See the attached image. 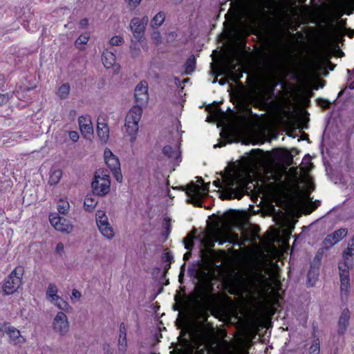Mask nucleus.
I'll return each mask as SVG.
<instances>
[{
  "label": "nucleus",
  "instance_id": "obj_4",
  "mask_svg": "<svg viewBox=\"0 0 354 354\" xmlns=\"http://www.w3.org/2000/svg\"><path fill=\"white\" fill-rule=\"evenodd\" d=\"M209 183L200 186L194 183L189 184L186 188V194L188 196L187 202L194 206L201 207V199L207 195L209 192Z\"/></svg>",
  "mask_w": 354,
  "mask_h": 354
},
{
  "label": "nucleus",
  "instance_id": "obj_50",
  "mask_svg": "<svg viewBox=\"0 0 354 354\" xmlns=\"http://www.w3.org/2000/svg\"><path fill=\"white\" fill-rule=\"evenodd\" d=\"M104 160H108L109 158H110L111 156H114V155L113 154V153L111 151V150L109 149H106L104 152Z\"/></svg>",
  "mask_w": 354,
  "mask_h": 354
},
{
  "label": "nucleus",
  "instance_id": "obj_5",
  "mask_svg": "<svg viewBox=\"0 0 354 354\" xmlns=\"http://www.w3.org/2000/svg\"><path fill=\"white\" fill-rule=\"evenodd\" d=\"M236 178L233 176H225L223 178V183L225 188L223 189V199H233L237 198L240 200L243 196V187L239 186L234 187L237 184Z\"/></svg>",
  "mask_w": 354,
  "mask_h": 354
},
{
  "label": "nucleus",
  "instance_id": "obj_24",
  "mask_svg": "<svg viewBox=\"0 0 354 354\" xmlns=\"http://www.w3.org/2000/svg\"><path fill=\"white\" fill-rule=\"evenodd\" d=\"M62 176V171L59 168H52L50 171L48 183L50 185H57Z\"/></svg>",
  "mask_w": 354,
  "mask_h": 354
},
{
  "label": "nucleus",
  "instance_id": "obj_59",
  "mask_svg": "<svg viewBox=\"0 0 354 354\" xmlns=\"http://www.w3.org/2000/svg\"><path fill=\"white\" fill-rule=\"evenodd\" d=\"M227 82V79L226 78H221L218 80V83L221 84V85H224L226 84V82Z\"/></svg>",
  "mask_w": 354,
  "mask_h": 354
},
{
  "label": "nucleus",
  "instance_id": "obj_26",
  "mask_svg": "<svg viewBox=\"0 0 354 354\" xmlns=\"http://www.w3.org/2000/svg\"><path fill=\"white\" fill-rule=\"evenodd\" d=\"M319 276V268L310 266L307 274L308 286H313Z\"/></svg>",
  "mask_w": 354,
  "mask_h": 354
},
{
  "label": "nucleus",
  "instance_id": "obj_33",
  "mask_svg": "<svg viewBox=\"0 0 354 354\" xmlns=\"http://www.w3.org/2000/svg\"><path fill=\"white\" fill-rule=\"evenodd\" d=\"M196 62L194 55H191L185 63V73L186 74H191L195 68Z\"/></svg>",
  "mask_w": 354,
  "mask_h": 354
},
{
  "label": "nucleus",
  "instance_id": "obj_20",
  "mask_svg": "<svg viewBox=\"0 0 354 354\" xmlns=\"http://www.w3.org/2000/svg\"><path fill=\"white\" fill-rule=\"evenodd\" d=\"M236 66L237 64L234 62V59L230 58L227 59L224 65L221 67L218 75H225L230 76L231 79L235 81L236 77H235L234 71L236 70Z\"/></svg>",
  "mask_w": 354,
  "mask_h": 354
},
{
  "label": "nucleus",
  "instance_id": "obj_14",
  "mask_svg": "<svg viewBox=\"0 0 354 354\" xmlns=\"http://www.w3.org/2000/svg\"><path fill=\"white\" fill-rule=\"evenodd\" d=\"M348 230L346 228H340L335 230L334 232L327 235L323 241L322 245L326 247L328 250L337 243L342 240L347 234Z\"/></svg>",
  "mask_w": 354,
  "mask_h": 354
},
{
  "label": "nucleus",
  "instance_id": "obj_39",
  "mask_svg": "<svg viewBox=\"0 0 354 354\" xmlns=\"http://www.w3.org/2000/svg\"><path fill=\"white\" fill-rule=\"evenodd\" d=\"M124 42V38L120 35L114 36L109 40V44L113 46H120L123 44Z\"/></svg>",
  "mask_w": 354,
  "mask_h": 354
},
{
  "label": "nucleus",
  "instance_id": "obj_2",
  "mask_svg": "<svg viewBox=\"0 0 354 354\" xmlns=\"http://www.w3.org/2000/svg\"><path fill=\"white\" fill-rule=\"evenodd\" d=\"M142 114V108L139 106H133L129 111L126 118L124 127L126 131L131 137V142L136 140V134L138 131V123Z\"/></svg>",
  "mask_w": 354,
  "mask_h": 354
},
{
  "label": "nucleus",
  "instance_id": "obj_58",
  "mask_svg": "<svg viewBox=\"0 0 354 354\" xmlns=\"http://www.w3.org/2000/svg\"><path fill=\"white\" fill-rule=\"evenodd\" d=\"M88 24V19L86 18L83 19L80 21V24L82 26H86Z\"/></svg>",
  "mask_w": 354,
  "mask_h": 354
},
{
  "label": "nucleus",
  "instance_id": "obj_61",
  "mask_svg": "<svg viewBox=\"0 0 354 354\" xmlns=\"http://www.w3.org/2000/svg\"><path fill=\"white\" fill-rule=\"evenodd\" d=\"M224 145H225V143H222V142L221 143H218L216 145H214V148L221 147L223 146Z\"/></svg>",
  "mask_w": 354,
  "mask_h": 354
},
{
  "label": "nucleus",
  "instance_id": "obj_31",
  "mask_svg": "<svg viewBox=\"0 0 354 354\" xmlns=\"http://www.w3.org/2000/svg\"><path fill=\"white\" fill-rule=\"evenodd\" d=\"M196 273L198 279L204 285H207L209 281V274L202 269L196 270Z\"/></svg>",
  "mask_w": 354,
  "mask_h": 354
},
{
  "label": "nucleus",
  "instance_id": "obj_60",
  "mask_svg": "<svg viewBox=\"0 0 354 354\" xmlns=\"http://www.w3.org/2000/svg\"><path fill=\"white\" fill-rule=\"evenodd\" d=\"M259 278L263 282L266 281V277L261 273L259 274Z\"/></svg>",
  "mask_w": 354,
  "mask_h": 354
},
{
  "label": "nucleus",
  "instance_id": "obj_12",
  "mask_svg": "<svg viewBox=\"0 0 354 354\" xmlns=\"http://www.w3.org/2000/svg\"><path fill=\"white\" fill-rule=\"evenodd\" d=\"M69 322L66 315L63 312H59L53 322L54 330L60 335H65L69 330Z\"/></svg>",
  "mask_w": 354,
  "mask_h": 354
},
{
  "label": "nucleus",
  "instance_id": "obj_64",
  "mask_svg": "<svg viewBox=\"0 0 354 354\" xmlns=\"http://www.w3.org/2000/svg\"><path fill=\"white\" fill-rule=\"evenodd\" d=\"M198 183H203V178L201 177H198V180H197Z\"/></svg>",
  "mask_w": 354,
  "mask_h": 354
},
{
  "label": "nucleus",
  "instance_id": "obj_28",
  "mask_svg": "<svg viewBox=\"0 0 354 354\" xmlns=\"http://www.w3.org/2000/svg\"><path fill=\"white\" fill-rule=\"evenodd\" d=\"M57 286L53 283H50L46 291V295L51 299L52 301H58L59 297L57 295Z\"/></svg>",
  "mask_w": 354,
  "mask_h": 354
},
{
  "label": "nucleus",
  "instance_id": "obj_54",
  "mask_svg": "<svg viewBox=\"0 0 354 354\" xmlns=\"http://www.w3.org/2000/svg\"><path fill=\"white\" fill-rule=\"evenodd\" d=\"M127 344V337H119L118 344Z\"/></svg>",
  "mask_w": 354,
  "mask_h": 354
},
{
  "label": "nucleus",
  "instance_id": "obj_63",
  "mask_svg": "<svg viewBox=\"0 0 354 354\" xmlns=\"http://www.w3.org/2000/svg\"><path fill=\"white\" fill-rule=\"evenodd\" d=\"M174 81L176 84H180V80L178 77H174Z\"/></svg>",
  "mask_w": 354,
  "mask_h": 354
},
{
  "label": "nucleus",
  "instance_id": "obj_13",
  "mask_svg": "<svg viewBox=\"0 0 354 354\" xmlns=\"http://www.w3.org/2000/svg\"><path fill=\"white\" fill-rule=\"evenodd\" d=\"M49 220L52 226L57 231L69 234L73 230V225L71 223L63 217L50 215Z\"/></svg>",
  "mask_w": 354,
  "mask_h": 354
},
{
  "label": "nucleus",
  "instance_id": "obj_45",
  "mask_svg": "<svg viewBox=\"0 0 354 354\" xmlns=\"http://www.w3.org/2000/svg\"><path fill=\"white\" fill-rule=\"evenodd\" d=\"M69 137L74 142H77L79 139V134L77 131H71L69 132Z\"/></svg>",
  "mask_w": 354,
  "mask_h": 354
},
{
  "label": "nucleus",
  "instance_id": "obj_40",
  "mask_svg": "<svg viewBox=\"0 0 354 354\" xmlns=\"http://www.w3.org/2000/svg\"><path fill=\"white\" fill-rule=\"evenodd\" d=\"M56 301V306L62 310H66L68 307V304L64 301L61 297H59L58 301Z\"/></svg>",
  "mask_w": 354,
  "mask_h": 354
},
{
  "label": "nucleus",
  "instance_id": "obj_3",
  "mask_svg": "<svg viewBox=\"0 0 354 354\" xmlns=\"http://www.w3.org/2000/svg\"><path fill=\"white\" fill-rule=\"evenodd\" d=\"M111 181L107 170L98 169L95 171L91 187L94 194L104 196L110 192Z\"/></svg>",
  "mask_w": 354,
  "mask_h": 354
},
{
  "label": "nucleus",
  "instance_id": "obj_44",
  "mask_svg": "<svg viewBox=\"0 0 354 354\" xmlns=\"http://www.w3.org/2000/svg\"><path fill=\"white\" fill-rule=\"evenodd\" d=\"M119 337H127V329L124 325V323H121L120 324V335Z\"/></svg>",
  "mask_w": 354,
  "mask_h": 354
},
{
  "label": "nucleus",
  "instance_id": "obj_36",
  "mask_svg": "<svg viewBox=\"0 0 354 354\" xmlns=\"http://www.w3.org/2000/svg\"><path fill=\"white\" fill-rule=\"evenodd\" d=\"M309 354H319L320 353V343L318 338L313 339L309 349Z\"/></svg>",
  "mask_w": 354,
  "mask_h": 354
},
{
  "label": "nucleus",
  "instance_id": "obj_56",
  "mask_svg": "<svg viewBox=\"0 0 354 354\" xmlns=\"http://www.w3.org/2000/svg\"><path fill=\"white\" fill-rule=\"evenodd\" d=\"M170 221L171 219L169 218H165L164 219V225L167 226L168 228L170 226Z\"/></svg>",
  "mask_w": 354,
  "mask_h": 354
},
{
  "label": "nucleus",
  "instance_id": "obj_27",
  "mask_svg": "<svg viewBox=\"0 0 354 354\" xmlns=\"http://www.w3.org/2000/svg\"><path fill=\"white\" fill-rule=\"evenodd\" d=\"M327 250H328L327 248L324 247V245H322V247L317 250V252L313 260L311 266L319 268V266H320L323 255Z\"/></svg>",
  "mask_w": 354,
  "mask_h": 354
},
{
  "label": "nucleus",
  "instance_id": "obj_17",
  "mask_svg": "<svg viewBox=\"0 0 354 354\" xmlns=\"http://www.w3.org/2000/svg\"><path fill=\"white\" fill-rule=\"evenodd\" d=\"M106 164L112 171L116 180L119 183L122 181V175L120 171V163L118 158L114 156L105 160Z\"/></svg>",
  "mask_w": 354,
  "mask_h": 354
},
{
  "label": "nucleus",
  "instance_id": "obj_62",
  "mask_svg": "<svg viewBox=\"0 0 354 354\" xmlns=\"http://www.w3.org/2000/svg\"><path fill=\"white\" fill-rule=\"evenodd\" d=\"M292 162H293V157L290 156L288 165H290L292 163Z\"/></svg>",
  "mask_w": 354,
  "mask_h": 354
},
{
  "label": "nucleus",
  "instance_id": "obj_52",
  "mask_svg": "<svg viewBox=\"0 0 354 354\" xmlns=\"http://www.w3.org/2000/svg\"><path fill=\"white\" fill-rule=\"evenodd\" d=\"M165 255V261L171 263L173 260V256L171 254L170 252H166Z\"/></svg>",
  "mask_w": 354,
  "mask_h": 354
},
{
  "label": "nucleus",
  "instance_id": "obj_11",
  "mask_svg": "<svg viewBox=\"0 0 354 354\" xmlns=\"http://www.w3.org/2000/svg\"><path fill=\"white\" fill-rule=\"evenodd\" d=\"M134 97L136 102V106L142 108V106L147 104L149 100L148 84L146 81H141L136 86L134 91Z\"/></svg>",
  "mask_w": 354,
  "mask_h": 354
},
{
  "label": "nucleus",
  "instance_id": "obj_16",
  "mask_svg": "<svg viewBox=\"0 0 354 354\" xmlns=\"http://www.w3.org/2000/svg\"><path fill=\"white\" fill-rule=\"evenodd\" d=\"M351 313L348 308L342 310L337 324V333L339 335H344L350 324Z\"/></svg>",
  "mask_w": 354,
  "mask_h": 354
},
{
  "label": "nucleus",
  "instance_id": "obj_18",
  "mask_svg": "<svg viewBox=\"0 0 354 354\" xmlns=\"http://www.w3.org/2000/svg\"><path fill=\"white\" fill-rule=\"evenodd\" d=\"M348 268V266L345 265V269L342 270V266L340 264L339 265L341 292L346 296L348 295L350 288V278Z\"/></svg>",
  "mask_w": 354,
  "mask_h": 354
},
{
  "label": "nucleus",
  "instance_id": "obj_35",
  "mask_svg": "<svg viewBox=\"0 0 354 354\" xmlns=\"http://www.w3.org/2000/svg\"><path fill=\"white\" fill-rule=\"evenodd\" d=\"M354 254V238H352L348 243V248L343 252V258L348 259L349 257Z\"/></svg>",
  "mask_w": 354,
  "mask_h": 354
},
{
  "label": "nucleus",
  "instance_id": "obj_57",
  "mask_svg": "<svg viewBox=\"0 0 354 354\" xmlns=\"http://www.w3.org/2000/svg\"><path fill=\"white\" fill-rule=\"evenodd\" d=\"M191 252H186L185 254H184V257H183V259L185 261H187L189 259L190 257H191Z\"/></svg>",
  "mask_w": 354,
  "mask_h": 354
},
{
  "label": "nucleus",
  "instance_id": "obj_42",
  "mask_svg": "<svg viewBox=\"0 0 354 354\" xmlns=\"http://www.w3.org/2000/svg\"><path fill=\"white\" fill-rule=\"evenodd\" d=\"M10 97L9 94H2L0 93V106L6 104L10 100Z\"/></svg>",
  "mask_w": 354,
  "mask_h": 354
},
{
  "label": "nucleus",
  "instance_id": "obj_43",
  "mask_svg": "<svg viewBox=\"0 0 354 354\" xmlns=\"http://www.w3.org/2000/svg\"><path fill=\"white\" fill-rule=\"evenodd\" d=\"M183 242L185 248L187 250L190 249L194 245L192 238H189L188 236L183 239Z\"/></svg>",
  "mask_w": 354,
  "mask_h": 354
},
{
  "label": "nucleus",
  "instance_id": "obj_1",
  "mask_svg": "<svg viewBox=\"0 0 354 354\" xmlns=\"http://www.w3.org/2000/svg\"><path fill=\"white\" fill-rule=\"evenodd\" d=\"M24 268L21 266H17L6 278L2 286L5 295H9L16 292L22 284Z\"/></svg>",
  "mask_w": 354,
  "mask_h": 354
},
{
  "label": "nucleus",
  "instance_id": "obj_38",
  "mask_svg": "<svg viewBox=\"0 0 354 354\" xmlns=\"http://www.w3.org/2000/svg\"><path fill=\"white\" fill-rule=\"evenodd\" d=\"M130 53L133 58H136L139 56L140 53V47L133 41H131V45L130 46Z\"/></svg>",
  "mask_w": 354,
  "mask_h": 354
},
{
  "label": "nucleus",
  "instance_id": "obj_47",
  "mask_svg": "<svg viewBox=\"0 0 354 354\" xmlns=\"http://www.w3.org/2000/svg\"><path fill=\"white\" fill-rule=\"evenodd\" d=\"M64 243L62 242L58 243L56 246V252L61 254L64 252Z\"/></svg>",
  "mask_w": 354,
  "mask_h": 354
},
{
  "label": "nucleus",
  "instance_id": "obj_48",
  "mask_svg": "<svg viewBox=\"0 0 354 354\" xmlns=\"http://www.w3.org/2000/svg\"><path fill=\"white\" fill-rule=\"evenodd\" d=\"M152 37L156 41V44H160L161 42V36L158 31H154L153 32Z\"/></svg>",
  "mask_w": 354,
  "mask_h": 354
},
{
  "label": "nucleus",
  "instance_id": "obj_8",
  "mask_svg": "<svg viewBox=\"0 0 354 354\" xmlns=\"http://www.w3.org/2000/svg\"><path fill=\"white\" fill-rule=\"evenodd\" d=\"M231 8L236 17H246L252 15L253 7L250 0H234L230 3Z\"/></svg>",
  "mask_w": 354,
  "mask_h": 354
},
{
  "label": "nucleus",
  "instance_id": "obj_10",
  "mask_svg": "<svg viewBox=\"0 0 354 354\" xmlns=\"http://www.w3.org/2000/svg\"><path fill=\"white\" fill-rule=\"evenodd\" d=\"M196 288L197 289L198 292L194 295L195 305L192 309V317L196 322L203 319V322H205L207 320L209 315L198 300V298L202 294V290H200L198 286H196Z\"/></svg>",
  "mask_w": 354,
  "mask_h": 354
},
{
  "label": "nucleus",
  "instance_id": "obj_46",
  "mask_svg": "<svg viewBox=\"0 0 354 354\" xmlns=\"http://www.w3.org/2000/svg\"><path fill=\"white\" fill-rule=\"evenodd\" d=\"M119 354H125L127 349V344H118Z\"/></svg>",
  "mask_w": 354,
  "mask_h": 354
},
{
  "label": "nucleus",
  "instance_id": "obj_37",
  "mask_svg": "<svg viewBox=\"0 0 354 354\" xmlns=\"http://www.w3.org/2000/svg\"><path fill=\"white\" fill-rule=\"evenodd\" d=\"M69 209V203L68 202L64 201L62 199H60L58 201L57 204V210L59 213L62 214H66Z\"/></svg>",
  "mask_w": 354,
  "mask_h": 354
},
{
  "label": "nucleus",
  "instance_id": "obj_7",
  "mask_svg": "<svg viewBox=\"0 0 354 354\" xmlns=\"http://www.w3.org/2000/svg\"><path fill=\"white\" fill-rule=\"evenodd\" d=\"M0 332L8 335L11 344L21 346L26 342V338L21 335L20 330L8 323L0 324Z\"/></svg>",
  "mask_w": 354,
  "mask_h": 354
},
{
  "label": "nucleus",
  "instance_id": "obj_22",
  "mask_svg": "<svg viewBox=\"0 0 354 354\" xmlns=\"http://www.w3.org/2000/svg\"><path fill=\"white\" fill-rule=\"evenodd\" d=\"M102 61L105 68H111L115 64L116 57L113 52L106 50L102 53Z\"/></svg>",
  "mask_w": 354,
  "mask_h": 354
},
{
  "label": "nucleus",
  "instance_id": "obj_15",
  "mask_svg": "<svg viewBox=\"0 0 354 354\" xmlns=\"http://www.w3.org/2000/svg\"><path fill=\"white\" fill-rule=\"evenodd\" d=\"M78 123L82 136L87 139H91L93 135V128L91 118L88 115L80 116Z\"/></svg>",
  "mask_w": 354,
  "mask_h": 354
},
{
  "label": "nucleus",
  "instance_id": "obj_32",
  "mask_svg": "<svg viewBox=\"0 0 354 354\" xmlns=\"http://www.w3.org/2000/svg\"><path fill=\"white\" fill-rule=\"evenodd\" d=\"M70 93V85L63 84L58 89L57 95L61 99H66Z\"/></svg>",
  "mask_w": 354,
  "mask_h": 354
},
{
  "label": "nucleus",
  "instance_id": "obj_55",
  "mask_svg": "<svg viewBox=\"0 0 354 354\" xmlns=\"http://www.w3.org/2000/svg\"><path fill=\"white\" fill-rule=\"evenodd\" d=\"M214 185L217 188H222L221 183L219 179H217L213 182Z\"/></svg>",
  "mask_w": 354,
  "mask_h": 354
},
{
  "label": "nucleus",
  "instance_id": "obj_19",
  "mask_svg": "<svg viewBox=\"0 0 354 354\" xmlns=\"http://www.w3.org/2000/svg\"><path fill=\"white\" fill-rule=\"evenodd\" d=\"M205 328L203 322L198 323L197 326L192 328V337L194 343L202 345L203 342L205 339Z\"/></svg>",
  "mask_w": 354,
  "mask_h": 354
},
{
  "label": "nucleus",
  "instance_id": "obj_51",
  "mask_svg": "<svg viewBox=\"0 0 354 354\" xmlns=\"http://www.w3.org/2000/svg\"><path fill=\"white\" fill-rule=\"evenodd\" d=\"M128 1L129 5H133L134 7H136L140 3L141 0H126Z\"/></svg>",
  "mask_w": 354,
  "mask_h": 354
},
{
  "label": "nucleus",
  "instance_id": "obj_9",
  "mask_svg": "<svg viewBox=\"0 0 354 354\" xmlns=\"http://www.w3.org/2000/svg\"><path fill=\"white\" fill-rule=\"evenodd\" d=\"M149 21L147 16H144L142 19L133 17L130 22V29L134 38L139 42H142L145 35L146 26Z\"/></svg>",
  "mask_w": 354,
  "mask_h": 354
},
{
  "label": "nucleus",
  "instance_id": "obj_21",
  "mask_svg": "<svg viewBox=\"0 0 354 354\" xmlns=\"http://www.w3.org/2000/svg\"><path fill=\"white\" fill-rule=\"evenodd\" d=\"M162 153L176 164H178L181 161L180 151L179 147H174L170 145H166L162 149Z\"/></svg>",
  "mask_w": 354,
  "mask_h": 354
},
{
  "label": "nucleus",
  "instance_id": "obj_49",
  "mask_svg": "<svg viewBox=\"0 0 354 354\" xmlns=\"http://www.w3.org/2000/svg\"><path fill=\"white\" fill-rule=\"evenodd\" d=\"M185 263L183 264V266L180 268V272L179 274V282L180 283H183V277H184V272H185Z\"/></svg>",
  "mask_w": 354,
  "mask_h": 354
},
{
  "label": "nucleus",
  "instance_id": "obj_23",
  "mask_svg": "<svg viewBox=\"0 0 354 354\" xmlns=\"http://www.w3.org/2000/svg\"><path fill=\"white\" fill-rule=\"evenodd\" d=\"M97 133L100 139L106 142L109 137V129L106 124L98 122L97 125Z\"/></svg>",
  "mask_w": 354,
  "mask_h": 354
},
{
  "label": "nucleus",
  "instance_id": "obj_53",
  "mask_svg": "<svg viewBox=\"0 0 354 354\" xmlns=\"http://www.w3.org/2000/svg\"><path fill=\"white\" fill-rule=\"evenodd\" d=\"M72 295L75 298L79 299L81 297V293L79 290L74 289V290H73Z\"/></svg>",
  "mask_w": 354,
  "mask_h": 354
},
{
  "label": "nucleus",
  "instance_id": "obj_34",
  "mask_svg": "<svg viewBox=\"0 0 354 354\" xmlns=\"http://www.w3.org/2000/svg\"><path fill=\"white\" fill-rule=\"evenodd\" d=\"M89 37V34L87 32L81 35L75 41L76 47L82 50L83 48L82 47V45L86 44L88 42Z\"/></svg>",
  "mask_w": 354,
  "mask_h": 354
},
{
  "label": "nucleus",
  "instance_id": "obj_25",
  "mask_svg": "<svg viewBox=\"0 0 354 354\" xmlns=\"http://www.w3.org/2000/svg\"><path fill=\"white\" fill-rule=\"evenodd\" d=\"M182 346L185 347L187 350L185 352L182 348L177 351L178 354H193L194 347L187 339H183L181 342ZM198 354H205V350L201 349L198 351Z\"/></svg>",
  "mask_w": 354,
  "mask_h": 354
},
{
  "label": "nucleus",
  "instance_id": "obj_41",
  "mask_svg": "<svg viewBox=\"0 0 354 354\" xmlns=\"http://www.w3.org/2000/svg\"><path fill=\"white\" fill-rule=\"evenodd\" d=\"M318 104L324 109H328L330 105V102L328 100L322 98L318 99Z\"/></svg>",
  "mask_w": 354,
  "mask_h": 354
},
{
  "label": "nucleus",
  "instance_id": "obj_29",
  "mask_svg": "<svg viewBox=\"0 0 354 354\" xmlns=\"http://www.w3.org/2000/svg\"><path fill=\"white\" fill-rule=\"evenodd\" d=\"M97 201L94 197H92L91 196H86L84 202V208L88 212H91L97 205Z\"/></svg>",
  "mask_w": 354,
  "mask_h": 354
},
{
  "label": "nucleus",
  "instance_id": "obj_30",
  "mask_svg": "<svg viewBox=\"0 0 354 354\" xmlns=\"http://www.w3.org/2000/svg\"><path fill=\"white\" fill-rule=\"evenodd\" d=\"M165 19V13L163 12H159L151 20L152 28H157L158 27L160 26L163 24Z\"/></svg>",
  "mask_w": 354,
  "mask_h": 354
},
{
  "label": "nucleus",
  "instance_id": "obj_6",
  "mask_svg": "<svg viewBox=\"0 0 354 354\" xmlns=\"http://www.w3.org/2000/svg\"><path fill=\"white\" fill-rule=\"evenodd\" d=\"M95 221L99 231L102 236L109 240L112 239L114 237L115 233L109 222L106 213L102 210L97 211L95 214Z\"/></svg>",
  "mask_w": 354,
  "mask_h": 354
}]
</instances>
